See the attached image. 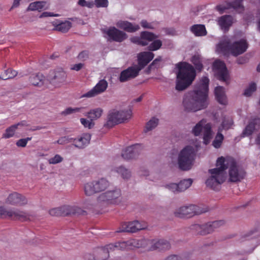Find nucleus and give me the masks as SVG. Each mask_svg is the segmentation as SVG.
Here are the masks:
<instances>
[{
  "label": "nucleus",
  "mask_w": 260,
  "mask_h": 260,
  "mask_svg": "<svg viewBox=\"0 0 260 260\" xmlns=\"http://www.w3.org/2000/svg\"><path fill=\"white\" fill-rule=\"evenodd\" d=\"M122 119L118 116V111L112 109L109 111L107 115V120L104 124V126L111 128L113 126L122 123Z\"/></svg>",
  "instance_id": "24"
},
{
  "label": "nucleus",
  "mask_w": 260,
  "mask_h": 260,
  "mask_svg": "<svg viewBox=\"0 0 260 260\" xmlns=\"http://www.w3.org/2000/svg\"><path fill=\"white\" fill-rule=\"evenodd\" d=\"M88 57V52L87 51H83L80 52L78 56V58L82 60H85Z\"/></svg>",
  "instance_id": "59"
},
{
  "label": "nucleus",
  "mask_w": 260,
  "mask_h": 260,
  "mask_svg": "<svg viewBox=\"0 0 260 260\" xmlns=\"http://www.w3.org/2000/svg\"><path fill=\"white\" fill-rule=\"evenodd\" d=\"M224 165L229 170V180L232 182L241 181L245 176L246 172L240 168L235 160L232 158H224Z\"/></svg>",
  "instance_id": "7"
},
{
  "label": "nucleus",
  "mask_w": 260,
  "mask_h": 260,
  "mask_svg": "<svg viewBox=\"0 0 260 260\" xmlns=\"http://www.w3.org/2000/svg\"><path fill=\"white\" fill-rule=\"evenodd\" d=\"M158 37L154 34L147 31H142L140 37H132L131 41L141 46H147L150 42L153 41Z\"/></svg>",
  "instance_id": "15"
},
{
  "label": "nucleus",
  "mask_w": 260,
  "mask_h": 260,
  "mask_svg": "<svg viewBox=\"0 0 260 260\" xmlns=\"http://www.w3.org/2000/svg\"><path fill=\"white\" fill-rule=\"evenodd\" d=\"M207 212V210L200 206L190 205L188 206L181 207L177 209L175 216L178 218H190L195 215H199Z\"/></svg>",
  "instance_id": "11"
},
{
  "label": "nucleus",
  "mask_w": 260,
  "mask_h": 260,
  "mask_svg": "<svg viewBox=\"0 0 260 260\" xmlns=\"http://www.w3.org/2000/svg\"><path fill=\"white\" fill-rule=\"evenodd\" d=\"M110 186L109 181L106 179L102 178L85 183L84 186V193L87 196H91L96 193L105 190Z\"/></svg>",
  "instance_id": "8"
},
{
  "label": "nucleus",
  "mask_w": 260,
  "mask_h": 260,
  "mask_svg": "<svg viewBox=\"0 0 260 260\" xmlns=\"http://www.w3.org/2000/svg\"><path fill=\"white\" fill-rule=\"evenodd\" d=\"M80 209L70 205H64L59 207L54 208L49 210L50 215L54 216H67L75 214L80 212Z\"/></svg>",
  "instance_id": "14"
},
{
  "label": "nucleus",
  "mask_w": 260,
  "mask_h": 260,
  "mask_svg": "<svg viewBox=\"0 0 260 260\" xmlns=\"http://www.w3.org/2000/svg\"><path fill=\"white\" fill-rule=\"evenodd\" d=\"M209 83L208 78L203 77L197 84L194 89L184 96L183 105L185 111L196 112L207 107Z\"/></svg>",
  "instance_id": "1"
},
{
  "label": "nucleus",
  "mask_w": 260,
  "mask_h": 260,
  "mask_svg": "<svg viewBox=\"0 0 260 260\" xmlns=\"http://www.w3.org/2000/svg\"><path fill=\"white\" fill-rule=\"evenodd\" d=\"M154 54L150 51H144L138 54V62L141 70L146 66L154 58Z\"/></svg>",
  "instance_id": "26"
},
{
  "label": "nucleus",
  "mask_w": 260,
  "mask_h": 260,
  "mask_svg": "<svg viewBox=\"0 0 260 260\" xmlns=\"http://www.w3.org/2000/svg\"><path fill=\"white\" fill-rule=\"evenodd\" d=\"M224 224L223 220H217L204 224H194L191 225V229L197 234L206 235Z\"/></svg>",
  "instance_id": "13"
},
{
  "label": "nucleus",
  "mask_w": 260,
  "mask_h": 260,
  "mask_svg": "<svg viewBox=\"0 0 260 260\" xmlns=\"http://www.w3.org/2000/svg\"><path fill=\"white\" fill-rule=\"evenodd\" d=\"M121 201V192L118 188L107 191L97 198V202L100 204H118Z\"/></svg>",
  "instance_id": "9"
},
{
  "label": "nucleus",
  "mask_w": 260,
  "mask_h": 260,
  "mask_svg": "<svg viewBox=\"0 0 260 260\" xmlns=\"http://www.w3.org/2000/svg\"><path fill=\"white\" fill-rule=\"evenodd\" d=\"M162 46V42L159 40H153L148 46V50L151 52L158 50Z\"/></svg>",
  "instance_id": "45"
},
{
  "label": "nucleus",
  "mask_w": 260,
  "mask_h": 260,
  "mask_svg": "<svg viewBox=\"0 0 260 260\" xmlns=\"http://www.w3.org/2000/svg\"><path fill=\"white\" fill-rule=\"evenodd\" d=\"M63 158L58 154H56L53 157L50 158L48 162L50 164H56L61 162Z\"/></svg>",
  "instance_id": "54"
},
{
  "label": "nucleus",
  "mask_w": 260,
  "mask_h": 260,
  "mask_svg": "<svg viewBox=\"0 0 260 260\" xmlns=\"http://www.w3.org/2000/svg\"><path fill=\"white\" fill-rule=\"evenodd\" d=\"M116 172L120 174L122 178L124 179H127L131 176L130 171L122 166L117 168Z\"/></svg>",
  "instance_id": "48"
},
{
  "label": "nucleus",
  "mask_w": 260,
  "mask_h": 260,
  "mask_svg": "<svg viewBox=\"0 0 260 260\" xmlns=\"http://www.w3.org/2000/svg\"><path fill=\"white\" fill-rule=\"evenodd\" d=\"M233 124V120L232 118L224 117L223 119L221 125L223 129H228L231 127Z\"/></svg>",
  "instance_id": "51"
},
{
  "label": "nucleus",
  "mask_w": 260,
  "mask_h": 260,
  "mask_svg": "<svg viewBox=\"0 0 260 260\" xmlns=\"http://www.w3.org/2000/svg\"><path fill=\"white\" fill-rule=\"evenodd\" d=\"M17 72L12 69H8L2 73L0 78L6 80L15 77L17 75Z\"/></svg>",
  "instance_id": "37"
},
{
  "label": "nucleus",
  "mask_w": 260,
  "mask_h": 260,
  "mask_svg": "<svg viewBox=\"0 0 260 260\" xmlns=\"http://www.w3.org/2000/svg\"><path fill=\"white\" fill-rule=\"evenodd\" d=\"M58 14H54L53 13L44 12L41 14L40 16V18L47 17H52V16H58Z\"/></svg>",
  "instance_id": "61"
},
{
  "label": "nucleus",
  "mask_w": 260,
  "mask_h": 260,
  "mask_svg": "<svg viewBox=\"0 0 260 260\" xmlns=\"http://www.w3.org/2000/svg\"><path fill=\"white\" fill-rule=\"evenodd\" d=\"M103 112V110L101 108H97L90 110L87 112L85 116L91 120H94L101 117Z\"/></svg>",
  "instance_id": "36"
},
{
  "label": "nucleus",
  "mask_w": 260,
  "mask_h": 260,
  "mask_svg": "<svg viewBox=\"0 0 260 260\" xmlns=\"http://www.w3.org/2000/svg\"><path fill=\"white\" fill-rule=\"evenodd\" d=\"M165 260H181V258L177 255H171L167 257Z\"/></svg>",
  "instance_id": "64"
},
{
  "label": "nucleus",
  "mask_w": 260,
  "mask_h": 260,
  "mask_svg": "<svg viewBox=\"0 0 260 260\" xmlns=\"http://www.w3.org/2000/svg\"><path fill=\"white\" fill-rule=\"evenodd\" d=\"M231 47V54L237 56L247 50L248 44L245 39H242L232 43Z\"/></svg>",
  "instance_id": "22"
},
{
  "label": "nucleus",
  "mask_w": 260,
  "mask_h": 260,
  "mask_svg": "<svg viewBox=\"0 0 260 260\" xmlns=\"http://www.w3.org/2000/svg\"><path fill=\"white\" fill-rule=\"evenodd\" d=\"M105 32L108 36L110 40L117 42H122L127 37L125 32L115 27H110Z\"/></svg>",
  "instance_id": "23"
},
{
  "label": "nucleus",
  "mask_w": 260,
  "mask_h": 260,
  "mask_svg": "<svg viewBox=\"0 0 260 260\" xmlns=\"http://www.w3.org/2000/svg\"><path fill=\"white\" fill-rule=\"evenodd\" d=\"M141 26L144 28L153 29V27L151 23H148L146 20H143L141 22Z\"/></svg>",
  "instance_id": "60"
},
{
  "label": "nucleus",
  "mask_w": 260,
  "mask_h": 260,
  "mask_svg": "<svg viewBox=\"0 0 260 260\" xmlns=\"http://www.w3.org/2000/svg\"><path fill=\"white\" fill-rule=\"evenodd\" d=\"M224 158L222 156L219 157L216 161L217 168L209 170L211 176L206 181V185L211 189L216 190L219 189L220 185L225 179L224 172L226 167L224 165Z\"/></svg>",
  "instance_id": "4"
},
{
  "label": "nucleus",
  "mask_w": 260,
  "mask_h": 260,
  "mask_svg": "<svg viewBox=\"0 0 260 260\" xmlns=\"http://www.w3.org/2000/svg\"><path fill=\"white\" fill-rule=\"evenodd\" d=\"M45 77L41 73L32 74L29 77V81L32 85L41 86L44 84Z\"/></svg>",
  "instance_id": "33"
},
{
  "label": "nucleus",
  "mask_w": 260,
  "mask_h": 260,
  "mask_svg": "<svg viewBox=\"0 0 260 260\" xmlns=\"http://www.w3.org/2000/svg\"><path fill=\"white\" fill-rule=\"evenodd\" d=\"M108 82L102 79L90 90L81 95V98H90L101 94L106 91L108 87Z\"/></svg>",
  "instance_id": "19"
},
{
  "label": "nucleus",
  "mask_w": 260,
  "mask_h": 260,
  "mask_svg": "<svg viewBox=\"0 0 260 260\" xmlns=\"http://www.w3.org/2000/svg\"><path fill=\"white\" fill-rule=\"evenodd\" d=\"M116 26L128 32H134L140 29L138 24H133L127 21H119L117 22Z\"/></svg>",
  "instance_id": "27"
},
{
  "label": "nucleus",
  "mask_w": 260,
  "mask_h": 260,
  "mask_svg": "<svg viewBox=\"0 0 260 260\" xmlns=\"http://www.w3.org/2000/svg\"><path fill=\"white\" fill-rule=\"evenodd\" d=\"M129 240L127 241L109 244L105 247L99 248L96 251L95 260H106L109 256V252L114 250H131V246L129 243Z\"/></svg>",
  "instance_id": "5"
},
{
  "label": "nucleus",
  "mask_w": 260,
  "mask_h": 260,
  "mask_svg": "<svg viewBox=\"0 0 260 260\" xmlns=\"http://www.w3.org/2000/svg\"><path fill=\"white\" fill-rule=\"evenodd\" d=\"M232 44L229 40H223L220 41L217 45L216 48L218 52L222 53L226 55L229 53L231 54Z\"/></svg>",
  "instance_id": "31"
},
{
  "label": "nucleus",
  "mask_w": 260,
  "mask_h": 260,
  "mask_svg": "<svg viewBox=\"0 0 260 260\" xmlns=\"http://www.w3.org/2000/svg\"><path fill=\"white\" fill-rule=\"evenodd\" d=\"M229 5L230 8H233L240 13L244 11V8L242 4L241 0H236L231 3H229Z\"/></svg>",
  "instance_id": "42"
},
{
  "label": "nucleus",
  "mask_w": 260,
  "mask_h": 260,
  "mask_svg": "<svg viewBox=\"0 0 260 260\" xmlns=\"http://www.w3.org/2000/svg\"><path fill=\"white\" fill-rule=\"evenodd\" d=\"M192 180L191 179H184L179 183V191L181 192L187 189L192 184Z\"/></svg>",
  "instance_id": "41"
},
{
  "label": "nucleus",
  "mask_w": 260,
  "mask_h": 260,
  "mask_svg": "<svg viewBox=\"0 0 260 260\" xmlns=\"http://www.w3.org/2000/svg\"><path fill=\"white\" fill-rule=\"evenodd\" d=\"M0 217H9L11 219L21 221L31 220L32 216L27 213L17 209L6 210L4 207L0 206Z\"/></svg>",
  "instance_id": "10"
},
{
  "label": "nucleus",
  "mask_w": 260,
  "mask_h": 260,
  "mask_svg": "<svg viewBox=\"0 0 260 260\" xmlns=\"http://www.w3.org/2000/svg\"><path fill=\"white\" fill-rule=\"evenodd\" d=\"M140 148L141 145L138 144L127 147L122 151L121 156L126 160L135 158L140 153Z\"/></svg>",
  "instance_id": "25"
},
{
  "label": "nucleus",
  "mask_w": 260,
  "mask_h": 260,
  "mask_svg": "<svg viewBox=\"0 0 260 260\" xmlns=\"http://www.w3.org/2000/svg\"><path fill=\"white\" fill-rule=\"evenodd\" d=\"M213 69L219 80L224 82L227 81L229 78V73L223 61L219 60H215L213 63Z\"/></svg>",
  "instance_id": "16"
},
{
  "label": "nucleus",
  "mask_w": 260,
  "mask_h": 260,
  "mask_svg": "<svg viewBox=\"0 0 260 260\" xmlns=\"http://www.w3.org/2000/svg\"><path fill=\"white\" fill-rule=\"evenodd\" d=\"M74 138L67 136L60 138L56 143L60 145H64L68 143H72L74 145Z\"/></svg>",
  "instance_id": "46"
},
{
  "label": "nucleus",
  "mask_w": 260,
  "mask_h": 260,
  "mask_svg": "<svg viewBox=\"0 0 260 260\" xmlns=\"http://www.w3.org/2000/svg\"><path fill=\"white\" fill-rule=\"evenodd\" d=\"M129 243L131 244V249L142 247L146 251H163L169 249L171 247L170 243L164 239H131Z\"/></svg>",
  "instance_id": "3"
},
{
  "label": "nucleus",
  "mask_w": 260,
  "mask_h": 260,
  "mask_svg": "<svg viewBox=\"0 0 260 260\" xmlns=\"http://www.w3.org/2000/svg\"><path fill=\"white\" fill-rule=\"evenodd\" d=\"M146 227L145 223H140L139 221L135 220L122 223L119 231L117 232L135 233L138 231L145 229Z\"/></svg>",
  "instance_id": "17"
},
{
  "label": "nucleus",
  "mask_w": 260,
  "mask_h": 260,
  "mask_svg": "<svg viewBox=\"0 0 260 260\" xmlns=\"http://www.w3.org/2000/svg\"><path fill=\"white\" fill-rule=\"evenodd\" d=\"M71 23L70 21H66L59 23L56 26L57 30L62 32H66L69 30L71 27Z\"/></svg>",
  "instance_id": "43"
},
{
  "label": "nucleus",
  "mask_w": 260,
  "mask_h": 260,
  "mask_svg": "<svg viewBox=\"0 0 260 260\" xmlns=\"http://www.w3.org/2000/svg\"><path fill=\"white\" fill-rule=\"evenodd\" d=\"M233 23V18L232 16L225 15L218 18V23L221 28L224 31L229 30L230 27Z\"/></svg>",
  "instance_id": "28"
},
{
  "label": "nucleus",
  "mask_w": 260,
  "mask_h": 260,
  "mask_svg": "<svg viewBox=\"0 0 260 260\" xmlns=\"http://www.w3.org/2000/svg\"><path fill=\"white\" fill-rule=\"evenodd\" d=\"M90 139V134H84L78 139L74 138V145L79 148H83L89 143Z\"/></svg>",
  "instance_id": "29"
},
{
  "label": "nucleus",
  "mask_w": 260,
  "mask_h": 260,
  "mask_svg": "<svg viewBox=\"0 0 260 260\" xmlns=\"http://www.w3.org/2000/svg\"><path fill=\"white\" fill-rule=\"evenodd\" d=\"M223 139V135L218 132L212 142V145L216 148H219L221 145Z\"/></svg>",
  "instance_id": "44"
},
{
  "label": "nucleus",
  "mask_w": 260,
  "mask_h": 260,
  "mask_svg": "<svg viewBox=\"0 0 260 260\" xmlns=\"http://www.w3.org/2000/svg\"><path fill=\"white\" fill-rule=\"evenodd\" d=\"M141 70L137 66L128 67L122 71L119 76V80L121 82L127 81L136 77Z\"/></svg>",
  "instance_id": "21"
},
{
  "label": "nucleus",
  "mask_w": 260,
  "mask_h": 260,
  "mask_svg": "<svg viewBox=\"0 0 260 260\" xmlns=\"http://www.w3.org/2000/svg\"><path fill=\"white\" fill-rule=\"evenodd\" d=\"M256 89V84L254 82L250 83L249 86L245 90L244 95L246 96H250L252 93Z\"/></svg>",
  "instance_id": "50"
},
{
  "label": "nucleus",
  "mask_w": 260,
  "mask_h": 260,
  "mask_svg": "<svg viewBox=\"0 0 260 260\" xmlns=\"http://www.w3.org/2000/svg\"><path fill=\"white\" fill-rule=\"evenodd\" d=\"M166 187L171 191L174 193L179 192V185L178 184L176 183H170L167 185Z\"/></svg>",
  "instance_id": "57"
},
{
  "label": "nucleus",
  "mask_w": 260,
  "mask_h": 260,
  "mask_svg": "<svg viewBox=\"0 0 260 260\" xmlns=\"http://www.w3.org/2000/svg\"><path fill=\"white\" fill-rule=\"evenodd\" d=\"M17 129V128L15 124L12 125L11 126L6 128L5 132L2 135V138L5 139H9L13 137L15 135Z\"/></svg>",
  "instance_id": "38"
},
{
  "label": "nucleus",
  "mask_w": 260,
  "mask_h": 260,
  "mask_svg": "<svg viewBox=\"0 0 260 260\" xmlns=\"http://www.w3.org/2000/svg\"><path fill=\"white\" fill-rule=\"evenodd\" d=\"M15 125L17 127V129L20 127L28 126L27 122L25 120H22L16 124H15Z\"/></svg>",
  "instance_id": "63"
},
{
  "label": "nucleus",
  "mask_w": 260,
  "mask_h": 260,
  "mask_svg": "<svg viewBox=\"0 0 260 260\" xmlns=\"http://www.w3.org/2000/svg\"><path fill=\"white\" fill-rule=\"evenodd\" d=\"M118 116L122 119V123L128 120L132 116V111L131 109L118 111Z\"/></svg>",
  "instance_id": "39"
},
{
  "label": "nucleus",
  "mask_w": 260,
  "mask_h": 260,
  "mask_svg": "<svg viewBox=\"0 0 260 260\" xmlns=\"http://www.w3.org/2000/svg\"><path fill=\"white\" fill-rule=\"evenodd\" d=\"M5 202L9 205L21 206L27 203V200L23 195L17 192H13L9 194Z\"/></svg>",
  "instance_id": "20"
},
{
  "label": "nucleus",
  "mask_w": 260,
  "mask_h": 260,
  "mask_svg": "<svg viewBox=\"0 0 260 260\" xmlns=\"http://www.w3.org/2000/svg\"><path fill=\"white\" fill-rule=\"evenodd\" d=\"M203 132L204 143L207 145L210 143L212 138L211 125L209 123H206L204 119L200 121L193 127L192 133L196 136H198L201 133Z\"/></svg>",
  "instance_id": "12"
},
{
  "label": "nucleus",
  "mask_w": 260,
  "mask_h": 260,
  "mask_svg": "<svg viewBox=\"0 0 260 260\" xmlns=\"http://www.w3.org/2000/svg\"><path fill=\"white\" fill-rule=\"evenodd\" d=\"M84 109V107H76L74 108L72 107H69L62 112V114L64 115H67L76 112H82V110Z\"/></svg>",
  "instance_id": "49"
},
{
  "label": "nucleus",
  "mask_w": 260,
  "mask_h": 260,
  "mask_svg": "<svg viewBox=\"0 0 260 260\" xmlns=\"http://www.w3.org/2000/svg\"><path fill=\"white\" fill-rule=\"evenodd\" d=\"M158 123V119L155 117L151 118L146 124L144 132L147 133L148 131L154 128Z\"/></svg>",
  "instance_id": "40"
},
{
  "label": "nucleus",
  "mask_w": 260,
  "mask_h": 260,
  "mask_svg": "<svg viewBox=\"0 0 260 260\" xmlns=\"http://www.w3.org/2000/svg\"><path fill=\"white\" fill-rule=\"evenodd\" d=\"M31 140V137H27L24 139H20L16 142V145L20 147H24L26 146L28 141Z\"/></svg>",
  "instance_id": "53"
},
{
  "label": "nucleus",
  "mask_w": 260,
  "mask_h": 260,
  "mask_svg": "<svg viewBox=\"0 0 260 260\" xmlns=\"http://www.w3.org/2000/svg\"><path fill=\"white\" fill-rule=\"evenodd\" d=\"M83 66H84V64L83 63H79L74 64L71 67V69L72 70H75V71H80L83 68Z\"/></svg>",
  "instance_id": "62"
},
{
  "label": "nucleus",
  "mask_w": 260,
  "mask_h": 260,
  "mask_svg": "<svg viewBox=\"0 0 260 260\" xmlns=\"http://www.w3.org/2000/svg\"><path fill=\"white\" fill-rule=\"evenodd\" d=\"M190 30L196 36H205L207 34L203 24H194L190 27Z\"/></svg>",
  "instance_id": "35"
},
{
  "label": "nucleus",
  "mask_w": 260,
  "mask_h": 260,
  "mask_svg": "<svg viewBox=\"0 0 260 260\" xmlns=\"http://www.w3.org/2000/svg\"><path fill=\"white\" fill-rule=\"evenodd\" d=\"M215 96L216 100L222 105H226L227 100L224 94V88L222 86H217L214 90Z\"/></svg>",
  "instance_id": "32"
},
{
  "label": "nucleus",
  "mask_w": 260,
  "mask_h": 260,
  "mask_svg": "<svg viewBox=\"0 0 260 260\" xmlns=\"http://www.w3.org/2000/svg\"><path fill=\"white\" fill-rule=\"evenodd\" d=\"M196 153L193 148L190 146L184 147L180 152L178 162L179 168L183 171L191 169L194 160Z\"/></svg>",
  "instance_id": "6"
},
{
  "label": "nucleus",
  "mask_w": 260,
  "mask_h": 260,
  "mask_svg": "<svg viewBox=\"0 0 260 260\" xmlns=\"http://www.w3.org/2000/svg\"><path fill=\"white\" fill-rule=\"evenodd\" d=\"M178 68L179 71L175 88L178 91H182L192 83L196 73L192 66L188 63H180L178 64Z\"/></svg>",
  "instance_id": "2"
},
{
  "label": "nucleus",
  "mask_w": 260,
  "mask_h": 260,
  "mask_svg": "<svg viewBox=\"0 0 260 260\" xmlns=\"http://www.w3.org/2000/svg\"><path fill=\"white\" fill-rule=\"evenodd\" d=\"M80 122L84 127L88 128L89 129L92 128L94 125V123L90 119L89 120L85 118H81L80 119Z\"/></svg>",
  "instance_id": "52"
},
{
  "label": "nucleus",
  "mask_w": 260,
  "mask_h": 260,
  "mask_svg": "<svg viewBox=\"0 0 260 260\" xmlns=\"http://www.w3.org/2000/svg\"><path fill=\"white\" fill-rule=\"evenodd\" d=\"M191 62L194 65L196 69L201 71L203 68V66L201 62L200 57L198 56L194 55L191 58Z\"/></svg>",
  "instance_id": "47"
},
{
  "label": "nucleus",
  "mask_w": 260,
  "mask_h": 260,
  "mask_svg": "<svg viewBox=\"0 0 260 260\" xmlns=\"http://www.w3.org/2000/svg\"><path fill=\"white\" fill-rule=\"evenodd\" d=\"M95 5L97 8L107 7L108 1V0H95Z\"/></svg>",
  "instance_id": "58"
},
{
  "label": "nucleus",
  "mask_w": 260,
  "mask_h": 260,
  "mask_svg": "<svg viewBox=\"0 0 260 260\" xmlns=\"http://www.w3.org/2000/svg\"><path fill=\"white\" fill-rule=\"evenodd\" d=\"M230 9L229 3L226 5H218L216 6V10L219 12L220 14L224 13L225 10Z\"/></svg>",
  "instance_id": "55"
},
{
  "label": "nucleus",
  "mask_w": 260,
  "mask_h": 260,
  "mask_svg": "<svg viewBox=\"0 0 260 260\" xmlns=\"http://www.w3.org/2000/svg\"><path fill=\"white\" fill-rule=\"evenodd\" d=\"M48 80L55 86L64 82L67 78L66 73L61 69H57L49 72L48 76Z\"/></svg>",
  "instance_id": "18"
},
{
  "label": "nucleus",
  "mask_w": 260,
  "mask_h": 260,
  "mask_svg": "<svg viewBox=\"0 0 260 260\" xmlns=\"http://www.w3.org/2000/svg\"><path fill=\"white\" fill-rule=\"evenodd\" d=\"M162 57L160 56H157L152 63L149 65V68H158L159 66V63L162 61Z\"/></svg>",
  "instance_id": "56"
},
{
  "label": "nucleus",
  "mask_w": 260,
  "mask_h": 260,
  "mask_svg": "<svg viewBox=\"0 0 260 260\" xmlns=\"http://www.w3.org/2000/svg\"><path fill=\"white\" fill-rule=\"evenodd\" d=\"M260 124V118L256 117L251 119L242 132V136H250L255 129V125Z\"/></svg>",
  "instance_id": "30"
},
{
  "label": "nucleus",
  "mask_w": 260,
  "mask_h": 260,
  "mask_svg": "<svg viewBox=\"0 0 260 260\" xmlns=\"http://www.w3.org/2000/svg\"><path fill=\"white\" fill-rule=\"evenodd\" d=\"M47 3L44 1H36L29 4L27 11H41L43 9H47L48 6Z\"/></svg>",
  "instance_id": "34"
}]
</instances>
